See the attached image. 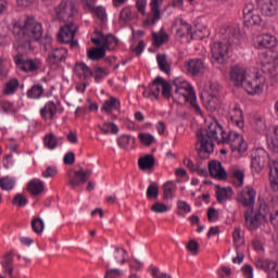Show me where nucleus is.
Listing matches in <instances>:
<instances>
[{"instance_id": "obj_1", "label": "nucleus", "mask_w": 278, "mask_h": 278, "mask_svg": "<svg viewBox=\"0 0 278 278\" xmlns=\"http://www.w3.org/2000/svg\"><path fill=\"white\" fill-rule=\"evenodd\" d=\"M210 134H211V142L210 147H214V142L220 144H229L232 153H238L242 155V153H247L249 149V143L245 142L244 137L238 131L230 130L227 135L223 129V125L216 119V117L211 116L210 118ZM214 140V141H212Z\"/></svg>"}, {"instance_id": "obj_2", "label": "nucleus", "mask_w": 278, "mask_h": 278, "mask_svg": "<svg viewBox=\"0 0 278 278\" xmlns=\"http://www.w3.org/2000/svg\"><path fill=\"white\" fill-rule=\"evenodd\" d=\"M12 34L18 42V47L26 51H34L31 40L38 42L42 38L45 29L42 24L36 21V18L27 17L24 23L15 22L13 24Z\"/></svg>"}, {"instance_id": "obj_3", "label": "nucleus", "mask_w": 278, "mask_h": 278, "mask_svg": "<svg viewBox=\"0 0 278 278\" xmlns=\"http://www.w3.org/2000/svg\"><path fill=\"white\" fill-rule=\"evenodd\" d=\"M195 151L198 155L197 164L189 157H185L184 164L191 170L198 173L200 177H207V170L203 168V162L206 161V166L210 168V130L200 128L197 132Z\"/></svg>"}, {"instance_id": "obj_4", "label": "nucleus", "mask_w": 278, "mask_h": 278, "mask_svg": "<svg viewBox=\"0 0 278 278\" xmlns=\"http://www.w3.org/2000/svg\"><path fill=\"white\" fill-rule=\"evenodd\" d=\"M222 40L215 42L212 48L213 64H225L229 55V46L240 43V31L230 25H223L219 28Z\"/></svg>"}, {"instance_id": "obj_5", "label": "nucleus", "mask_w": 278, "mask_h": 278, "mask_svg": "<svg viewBox=\"0 0 278 278\" xmlns=\"http://www.w3.org/2000/svg\"><path fill=\"white\" fill-rule=\"evenodd\" d=\"M13 62L23 73H36L42 66L40 59H27L24 53H17L13 56Z\"/></svg>"}, {"instance_id": "obj_6", "label": "nucleus", "mask_w": 278, "mask_h": 278, "mask_svg": "<svg viewBox=\"0 0 278 278\" xmlns=\"http://www.w3.org/2000/svg\"><path fill=\"white\" fill-rule=\"evenodd\" d=\"M54 10L59 21H68L77 14L75 0H62Z\"/></svg>"}, {"instance_id": "obj_7", "label": "nucleus", "mask_w": 278, "mask_h": 278, "mask_svg": "<svg viewBox=\"0 0 278 278\" xmlns=\"http://www.w3.org/2000/svg\"><path fill=\"white\" fill-rule=\"evenodd\" d=\"M162 5H164V0L150 1V12L143 21L144 27H153L159 21H162Z\"/></svg>"}, {"instance_id": "obj_8", "label": "nucleus", "mask_w": 278, "mask_h": 278, "mask_svg": "<svg viewBox=\"0 0 278 278\" xmlns=\"http://www.w3.org/2000/svg\"><path fill=\"white\" fill-rule=\"evenodd\" d=\"M262 72L269 77H277L278 55H270L266 52L260 54Z\"/></svg>"}, {"instance_id": "obj_9", "label": "nucleus", "mask_w": 278, "mask_h": 278, "mask_svg": "<svg viewBox=\"0 0 278 278\" xmlns=\"http://www.w3.org/2000/svg\"><path fill=\"white\" fill-rule=\"evenodd\" d=\"M77 34V26L73 23L65 24L60 28L58 34L59 42L63 45H71L73 47H77V41H75V35Z\"/></svg>"}, {"instance_id": "obj_10", "label": "nucleus", "mask_w": 278, "mask_h": 278, "mask_svg": "<svg viewBox=\"0 0 278 278\" xmlns=\"http://www.w3.org/2000/svg\"><path fill=\"white\" fill-rule=\"evenodd\" d=\"M92 175V169H84L80 168L79 170H71L67 174L68 177V184L67 186H70L73 190H75V188H79V186H84V184H86V181H88V179H90Z\"/></svg>"}, {"instance_id": "obj_11", "label": "nucleus", "mask_w": 278, "mask_h": 278, "mask_svg": "<svg viewBox=\"0 0 278 278\" xmlns=\"http://www.w3.org/2000/svg\"><path fill=\"white\" fill-rule=\"evenodd\" d=\"M66 58H68V50L62 47L54 48L49 52L47 62L51 68H58Z\"/></svg>"}, {"instance_id": "obj_12", "label": "nucleus", "mask_w": 278, "mask_h": 278, "mask_svg": "<svg viewBox=\"0 0 278 278\" xmlns=\"http://www.w3.org/2000/svg\"><path fill=\"white\" fill-rule=\"evenodd\" d=\"M177 94L178 97H182L185 103H189L192 108V110H194V112H197V114H201V106H199V103L197 102V92L194 91H190L188 89H179L176 88L175 89V96L177 99Z\"/></svg>"}, {"instance_id": "obj_13", "label": "nucleus", "mask_w": 278, "mask_h": 278, "mask_svg": "<svg viewBox=\"0 0 278 278\" xmlns=\"http://www.w3.org/2000/svg\"><path fill=\"white\" fill-rule=\"evenodd\" d=\"M154 86H156V90L159 91V94L161 92L164 99H167V101L170 99H174V101H177V98L173 96V87L162 76H156L154 78Z\"/></svg>"}, {"instance_id": "obj_14", "label": "nucleus", "mask_w": 278, "mask_h": 278, "mask_svg": "<svg viewBox=\"0 0 278 278\" xmlns=\"http://www.w3.org/2000/svg\"><path fill=\"white\" fill-rule=\"evenodd\" d=\"M255 11V5L253 3H248L243 8V21L248 27L253 25H262V16L260 14L253 13Z\"/></svg>"}, {"instance_id": "obj_15", "label": "nucleus", "mask_w": 278, "mask_h": 278, "mask_svg": "<svg viewBox=\"0 0 278 278\" xmlns=\"http://www.w3.org/2000/svg\"><path fill=\"white\" fill-rule=\"evenodd\" d=\"M255 197H257L255 189L253 187H245L238 195L237 201L244 207H253L255 205Z\"/></svg>"}, {"instance_id": "obj_16", "label": "nucleus", "mask_w": 278, "mask_h": 278, "mask_svg": "<svg viewBox=\"0 0 278 278\" xmlns=\"http://www.w3.org/2000/svg\"><path fill=\"white\" fill-rule=\"evenodd\" d=\"M210 175L213 179H217V181H227L229 175L225 167H223V163L217 160H212L210 162Z\"/></svg>"}, {"instance_id": "obj_17", "label": "nucleus", "mask_w": 278, "mask_h": 278, "mask_svg": "<svg viewBox=\"0 0 278 278\" xmlns=\"http://www.w3.org/2000/svg\"><path fill=\"white\" fill-rule=\"evenodd\" d=\"M187 73L192 77H200L205 73V62L201 59H191L186 64Z\"/></svg>"}, {"instance_id": "obj_18", "label": "nucleus", "mask_w": 278, "mask_h": 278, "mask_svg": "<svg viewBox=\"0 0 278 278\" xmlns=\"http://www.w3.org/2000/svg\"><path fill=\"white\" fill-rule=\"evenodd\" d=\"M230 79L235 86H244L247 81V70L240 65H235L230 71Z\"/></svg>"}, {"instance_id": "obj_19", "label": "nucleus", "mask_w": 278, "mask_h": 278, "mask_svg": "<svg viewBox=\"0 0 278 278\" xmlns=\"http://www.w3.org/2000/svg\"><path fill=\"white\" fill-rule=\"evenodd\" d=\"M258 8L264 16L277 14V2L275 0H258Z\"/></svg>"}, {"instance_id": "obj_20", "label": "nucleus", "mask_w": 278, "mask_h": 278, "mask_svg": "<svg viewBox=\"0 0 278 278\" xmlns=\"http://www.w3.org/2000/svg\"><path fill=\"white\" fill-rule=\"evenodd\" d=\"M257 49H273L277 47V37L270 34H263L257 37Z\"/></svg>"}, {"instance_id": "obj_21", "label": "nucleus", "mask_w": 278, "mask_h": 278, "mask_svg": "<svg viewBox=\"0 0 278 278\" xmlns=\"http://www.w3.org/2000/svg\"><path fill=\"white\" fill-rule=\"evenodd\" d=\"M241 86H243L248 94H262V92H264V86H262L260 78L245 80Z\"/></svg>"}, {"instance_id": "obj_22", "label": "nucleus", "mask_w": 278, "mask_h": 278, "mask_svg": "<svg viewBox=\"0 0 278 278\" xmlns=\"http://www.w3.org/2000/svg\"><path fill=\"white\" fill-rule=\"evenodd\" d=\"M244 218H245V225L250 231H255L260 227V220L262 217L253 210L247 211L244 213Z\"/></svg>"}, {"instance_id": "obj_23", "label": "nucleus", "mask_w": 278, "mask_h": 278, "mask_svg": "<svg viewBox=\"0 0 278 278\" xmlns=\"http://www.w3.org/2000/svg\"><path fill=\"white\" fill-rule=\"evenodd\" d=\"M118 110H121V100L114 97H110V99L105 100L101 106V112H104L105 114H112V112Z\"/></svg>"}, {"instance_id": "obj_24", "label": "nucleus", "mask_w": 278, "mask_h": 278, "mask_svg": "<svg viewBox=\"0 0 278 278\" xmlns=\"http://www.w3.org/2000/svg\"><path fill=\"white\" fill-rule=\"evenodd\" d=\"M230 121L232 125H236L239 129H244V114L239 105H236L230 112Z\"/></svg>"}, {"instance_id": "obj_25", "label": "nucleus", "mask_w": 278, "mask_h": 278, "mask_svg": "<svg viewBox=\"0 0 278 278\" xmlns=\"http://www.w3.org/2000/svg\"><path fill=\"white\" fill-rule=\"evenodd\" d=\"M269 181L273 190L278 192V160L269 162Z\"/></svg>"}, {"instance_id": "obj_26", "label": "nucleus", "mask_w": 278, "mask_h": 278, "mask_svg": "<svg viewBox=\"0 0 278 278\" xmlns=\"http://www.w3.org/2000/svg\"><path fill=\"white\" fill-rule=\"evenodd\" d=\"M215 188L218 203H225V201H229L233 197V189L231 187H219L216 185Z\"/></svg>"}, {"instance_id": "obj_27", "label": "nucleus", "mask_w": 278, "mask_h": 278, "mask_svg": "<svg viewBox=\"0 0 278 278\" xmlns=\"http://www.w3.org/2000/svg\"><path fill=\"white\" fill-rule=\"evenodd\" d=\"M74 73L79 79H90L92 77V70L86 65V63H76L74 66Z\"/></svg>"}, {"instance_id": "obj_28", "label": "nucleus", "mask_w": 278, "mask_h": 278, "mask_svg": "<svg viewBox=\"0 0 278 278\" xmlns=\"http://www.w3.org/2000/svg\"><path fill=\"white\" fill-rule=\"evenodd\" d=\"M45 190V182L42 180L35 178L31 179L27 184V191L33 195V197H38V194H42V191Z\"/></svg>"}, {"instance_id": "obj_29", "label": "nucleus", "mask_w": 278, "mask_h": 278, "mask_svg": "<svg viewBox=\"0 0 278 278\" xmlns=\"http://www.w3.org/2000/svg\"><path fill=\"white\" fill-rule=\"evenodd\" d=\"M155 166V156L146 154L138 159V167L140 170H151Z\"/></svg>"}, {"instance_id": "obj_30", "label": "nucleus", "mask_w": 278, "mask_h": 278, "mask_svg": "<svg viewBox=\"0 0 278 278\" xmlns=\"http://www.w3.org/2000/svg\"><path fill=\"white\" fill-rule=\"evenodd\" d=\"M40 114L45 118V121H47V118L53 121V118H55V115L58 114V105H55L53 101H48L40 110ZM47 114H49V117L47 116Z\"/></svg>"}, {"instance_id": "obj_31", "label": "nucleus", "mask_w": 278, "mask_h": 278, "mask_svg": "<svg viewBox=\"0 0 278 278\" xmlns=\"http://www.w3.org/2000/svg\"><path fill=\"white\" fill-rule=\"evenodd\" d=\"M1 266L5 275L12 277L14 273V255L12 253H7L1 261Z\"/></svg>"}, {"instance_id": "obj_32", "label": "nucleus", "mask_w": 278, "mask_h": 278, "mask_svg": "<svg viewBox=\"0 0 278 278\" xmlns=\"http://www.w3.org/2000/svg\"><path fill=\"white\" fill-rule=\"evenodd\" d=\"M266 157H268V153H266L265 149H257L255 154L252 156V166H258V168H264L266 164Z\"/></svg>"}, {"instance_id": "obj_33", "label": "nucleus", "mask_w": 278, "mask_h": 278, "mask_svg": "<svg viewBox=\"0 0 278 278\" xmlns=\"http://www.w3.org/2000/svg\"><path fill=\"white\" fill-rule=\"evenodd\" d=\"M117 144L119 149H124L125 151L134 149V144H136V137L130 135H122L117 139Z\"/></svg>"}, {"instance_id": "obj_34", "label": "nucleus", "mask_w": 278, "mask_h": 278, "mask_svg": "<svg viewBox=\"0 0 278 278\" xmlns=\"http://www.w3.org/2000/svg\"><path fill=\"white\" fill-rule=\"evenodd\" d=\"M134 18H138V13L131 10L130 5L124 7L119 12V21L122 23H129L134 21Z\"/></svg>"}, {"instance_id": "obj_35", "label": "nucleus", "mask_w": 278, "mask_h": 278, "mask_svg": "<svg viewBox=\"0 0 278 278\" xmlns=\"http://www.w3.org/2000/svg\"><path fill=\"white\" fill-rule=\"evenodd\" d=\"M87 58L88 60H91V62H99V60H103V58H105V48L100 46L98 48L89 49L87 51Z\"/></svg>"}, {"instance_id": "obj_36", "label": "nucleus", "mask_w": 278, "mask_h": 278, "mask_svg": "<svg viewBox=\"0 0 278 278\" xmlns=\"http://www.w3.org/2000/svg\"><path fill=\"white\" fill-rule=\"evenodd\" d=\"M178 38H184V36H190L191 40H194V34L192 33V25L188 22L181 20L180 27L176 30Z\"/></svg>"}, {"instance_id": "obj_37", "label": "nucleus", "mask_w": 278, "mask_h": 278, "mask_svg": "<svg viewBox=\"0 0 278 278\" xmlns=\"http://www.w3.org/2000/svg\"><path fill=\"white\" fill-rule=\"evenodd\" d=\"M105 51H114L118 47V38L114 35H106L102 43H100Z\"/></svg>"}, {"instance_id": "obj_38", "label": "nucleus", "mask_w": 278, "mask_h": 278, "mask_svg": "<svg viewBox=\"0 0 278 278\" xmlns=\"http://www.w3.org/2000/svg\"><path fill=\"white\" fill-rule=\"evenodd\" d=\"M18 86H21V83L16 78H12L9 81H7L2 92L7 97L16 94V90H18Z\"/></svg>"}, {"instance_id": "obj_39", "label": "nucleus", "mask_w": 278, "mask_h": 278, "mask_svg": "<svg viewBox=\"0 0 278 278\" xmlns=\"http://www.w3.org/2000/svg\"><path fill=\"white\" fill-rule=\"evenodd\" d=\"M99 21L102 23H105L108 21V12L105 11V7L103 5H98V7H92L91 9L88 10Z\"/></svg>"}, {"instance_id": "obj_40", "label": "nucleus", "mask_w": 278, "mask_h": 278, "mask_svg": "<svg viewBox=\"0 0 278 278\" xmlns=\"http://www.w3.org/2000/svg\"><path fill=\"white\" fill-rule=\"evenodd\" d=\"M143 97L146 99H151L153 101H157L160 99V93L157 91V86L155 85V79L148 86V88L143 91Z\"/></svg>"}, {"instance_id": "obj_41", "label": "nucleus", "mask_w": 278, "mask_h": 278, "mask_svg": "<svg viewBox=\"0 0 278 278\" xmlns=\"http://www.w3.org/2000/svg\"><path fill=\"white\" fill-rule=\"evenodd\" d=\"M156 62L162 73H165L166 75L170 74V63H168V60L166 59V54H157Z\"/></svg>"}, {"instance_id": "obj_42", "label": "nucleus", "mask_w": 278, "mask_h": 278, "mask_svg": "<svg viewBox=\"0 0 278 278\" xmlns=\"http://www.w3.org/2000/svg\"><path fill=\"white\" fill-rule=\"evenodd\" d=\"M152 38L153 47L160 48L162 47V45H166V42L168 41V34H166L165 31L153 33Z\"/></svg>"}, {"instance_id": "obj_43", "label": "nucleus", "mask_w": 278, "mask_h": 278, "mask_svg": "<svg viewBox=\"0 0 278 278\" xmlns=\"http://www.w3.org/2000/svg\"><path fill=\"white\" fill-rule=\"evenodd\" d=\"M30 227L34 233L40 236L45 231V220L40 217H34L30 222Z\"/></svg>"}, {"instance_id": "obj_44", "label": "nucleus", "mask_w": 278, "mask_h": 278, "mask_svg": "<svg viewBox=\"0 0 278 278\" xmlns=\"http://www.w3.org/2000/svg\"><path fill=\"white\" fill-rule=\"evenodd\" d=\"M42 94H45V88L42 87V85H34L27 91L28 99H40Z\"/></svg>"}, {"instance_id": "obj_45", "label": "nucleus", "mask_w": 278, "mask_h": 278, "mask_svg": "<svg viewBox=\"0 0 278 278\" xmlns=\"http://www.w3.org/2000/svg\"><path fill=\"white\" fill-rule=\"evenodd\" d=\"M177 186H175V182L167 181L163 185V199L168 200L173 199V193L175 192Z\"/></svg>"}, {"instance_id": "obj_46", "label": "nucleus", "mask_w": 278, "mask_h": 278, "mask_svg": "<svg viewBox=\"0 0 278 278\" xmlns=\"http://www.w3.org/2000/svg\"><path fill=\"white\" fill-rule=\"evenodd\" d=\"M232 184L236 186V188H240L241 186H244V172L241 169H235L232 172Z\"/></svg>"}, {"instance_id": "obj_47", "label": "nucleus", "mask_w": 278, "mask_h": 278, "mask_svg": "<svg viewBox=\"0 0 278 278\" xmlns=\"http://www.w3.org/2000/svg\"><path fill=\"white\" fill-rule=\"evenodd\" d=\"M43 144L46 149H50V151H53V149L58 147V137H55V135L53 134L45 136Z\"/></svg>"}, {"instance_id": "obj_48", "label": "nucleus", "mask_w": 278, "mask_h": 278, "mask_svg": "<svg viewBox=\"0 0 278 278\" xmlns=\"http://www.w3.org/2000/svg\"><path fill=\"white\" fill-rule=\"evenodd\" d=\"M99 129L102 131V134H118V126L114 123L105 122L103 126H99Z\"/></svg>"}, {"instance_id": "obj_49", "label": "nucleus", "mask_w": 278, "mask_h": 278, "mask_svg": "<svg viewBox=\"0 0 278 278\" xmlns=\"http://www.w3.org/2000/svg\"><path fill=\"white\" fill-rule=\"evenodd\" d=\"M138 138L141 142V144H143L144 147H151V144H153V142H155V137H153V135L149 134V132H140L138 135Z\"/></svg>"}, {"instance_id": "obj_50", "label": "nucleus", "mask_w": 278, "mask_h": 278, "mask_svg": "<svg viewBox=\"0 0 278 278\" xmlns=\"http://www.w3.org/2000/svg\"><path fill=\"white\" fill-rule=\"evenodd\" d=\"M174 86H176V88L180 90H189L191 92H194V87H192L190 83L181 78L174 79Z\"/></svg>"}, {"instance_id": "obj_51", "label": "nucleus", "mask_w": 278, "mask_h": 278, "mask_svg": "<svg viewBox=\"0 0 278 278\" xmlns=\"http://www.w3.org/2000/svg\"><path fill=\"white\" fill-rule=\"evenodd\" d=\"M160 197V187L156 184H152L147 189V199H157Z\"/></svg>"}, {"instance_id": "obj_52", "label": "nucleus", "mask_w": 278, "mask_h": 278, "mask_svg": "<svg viewBox=\"0 0 278 278\" xmlns=\"http://www.w3.org/2000/svg\"><path fill=\"white\" fill-rule=\"evenodd\" d=\"M40 45L45 51H52L53 48V38L51 36L46 35L45 38L40 40Z\"/></svg>"}, {"instance_id": "obj_53", "label": "nucleus", "mask_w": 278, "mask_h": 278, "mask_svg": "<svg viewBox=\"0 0 278 278\" xmlns=\"http://www.w3.org/2000/svg\"><path fill=\"white\" fill-rule=\"evenodd\" d=\"M28 200L22 193H17L12 200L13 205H17L18 207H25L27 205Z\"/></svg>"}, {"instance_id": "obj_54", "label": "nucleus", "mask_w": 278, "mask_h": 278, "mask_svg": "<svg viewBox=\"0 0 278 278\" xmlns=\"http://www.w3.org/2000/svg\"><path fill=\"white\" fill-rule=\"evenodd\" d=\"M151 211L154 212V214H164L168 212V206L162 202H156L151 206Z\"/></svg>"}, {"instance_id": "obj_55", "label": "nucleus", "mask_w": 278, "mask_h": 278, "mask_svg": "<svg viewBox=\"0 0 278 278\" xmlns=\"http://www.w3.org/2000/svg\"><path fill=\"white\" fill-rule=\"evenodd\" d=\"M0 188L1 190H13L14 189V180L11 178L4 177L0 179Z\"/></svg>"}, {"instance_id": "obj_56", "label": "nucleus", "mask_w": 278, "mask_h": 278, "mask_svg": "<svg viewBox=\"0 0 278 278\" xmlns=\"http://www.w3.org/2000/svg\"><path fill=\"white\" fill-rule=\"evenodd\" d=\"M115 260L117 263L119 264H125L126 262V255H127V250L125 249H121V248H116L115 249Z\"/></svg>"}, {"instance_id": "obj_57", "label": "nucleus", "mask_w": 278, "mask_h": 278, "mask_svg": "<svg viewBox=\"0 0 278 278\" xmlns=\"http://www.w3.org/2000/svg\"><path fill=\"white\" fill-rule=\"evenodd\" d=\"M270 213V208L268 204L263 202L258 206V212L256 213L261 218L266 219L268 214Z\"/></svg>"}, {"instance_id": "obj_58", "label": "nucleus", "mask_w": 278, "mask_h": 278, "mask_svg": "<svg viewBox=\"0 0 278 278\" xmlns=\"http://www.w3.org/2000/svg\"><path fill=\"white\" fill-rule=\"evenodd\" d=\"M240 231H241L240 228H235L232 232V238H233L236 249H238L240 244H244V240H242V235Z\"/></svg>"}, {"instance_id": "obj_59", "label": "nucleus", "mask_w": 278, "mask_h": 278, "mask_svg": "<svg viewBox=\"0 0 278 278\" xmlns=\"http://www.w3.org/2000/svg\"><path fill=\"white\" fill-rule=\"evenodd\" d=\"M187 251L191 253V255H198L199 254V242H197L194 239H191L189 243L186 247Z\"/></svg>"}, {"instance_id": "obj_60", "label": "nucleus", "mask_w": 278, "mask_h": 278, "mask_svg": "<svg viewBox=\"0 0 278 278\" xmlns=\"http://www.w3.org/2000/svg\"><path fill=\"white\" fill-rule=\"evenodd\" d=\"M91 77H94L96 81L99 84V81H101V79L105 77V68L103 67L96 68V71L92 72Z\"/></svg>"}, {"instance_id": "obj_61", "label": "nucleus", "mask_w": 278, "mask_h": 278, "mask_svg": "<svg viewBox=\"0 0 278 278\" xmlns=\"http://www.w3.org/2000/svg\"><path fill=\"white\" fill-rule=\"evenodd\" d=\"M94 35L97 38H91V42L97 46H101L103 42V39L105 38V35H103V31L96 29Z\"/></svg>"}, {"instance_id": "obj_62", "label": "nucleus", "mask_w": 278, "mask_h": 278, "mask_svg": "<svg viewBox=\"0 0 278 278\" xmlns=\"http://www.w3.org/2000/svg\"><path fill=\"white\" fill-rule=\"evenodd\" d=\"M63 163L66 166H73V164H75V153L74 152H67L63 157Z\"/></svg>"}, {"instance_id": "obj_63", "label": "nucleus", "mask_w": 278, "mask_h": 278, "mask_svg": "<svg viewBox=\"0 0 278 278\" xmlns=\"http://www.w3.org/2000/svg\"><path fill=\"white\" fill-rule=\"evenodd\" d=\"M55 175H58V168L55 167L49 166L45 172H42V177L46 179H49V177H55Z\"/></svg>"}, {"instance_id": "obj_64", "label": "nucleus", "mask_w": 278, "mask_h": 278, "mask_svg": "<svg viewBox=\"0 0 278 278\" xmlns=\"http://www.w3.org/2000/svg\"><path fill=\"white\" fill-rule=\"evenodd\" d=\"M122 275L119 269H108L104 278H118Z\"/></svg>"}]
</instances>
